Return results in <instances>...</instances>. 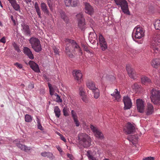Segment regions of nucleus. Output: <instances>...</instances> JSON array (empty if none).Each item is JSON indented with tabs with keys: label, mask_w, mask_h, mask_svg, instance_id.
Listing matches in <instances>:
<instances>
[{
	"label": "nucleus",
	"mask_w": 160,
	"mask_h": 160,
	"mask_svg": "<svg viewBox=\"0 0 160 160\" xmlns=\"http://www.w3.org/2000/svg\"><path fill=\"white\" fill-rule=\"evenodd\" d=\"M154 26L156 29L160 30V19L155 21Z\"/></svg>",
	"instance_id": "nucleus-32"
},
{
	"label": "nucleus",
	"mask_w": 160,
	"mask_h": 160,
	"mask_svg": "<svg viewBox=\"0 0 160 160\" xmlns=\"http://www.w3.org/2000/svg\"><path fill=\"white\" fill-rule=\"evenodd\" d=\"M54 112L57 118H59L61 115V111L58 106H56L54 108Z\"/></svg>",
	"instance_id": "nucleus-29"
},
{
	"label": "nucleus",
	"mask_w": 160,
	"mask_h": 160,
	"mask_svg": "<svg viewBox=\"0 0 160 160\" xmlns=\"http://www.w3.org/2000/svg\"><path fill=\"white\" fill-rule=\"evenodd\" d=\"M11 4L12 6L16 3V0H8Z\"/></svg>",
	"instance_id": "nucleus-59"
},
{
	"label": "nucleus",
	"mask_w": 160,
	"mask_h": 160,
	"mask_svg": "<svg viewBox=\"0 0 160 160\" xmlns=\"http://www.w3.org/2000/svg\"><path fill=\"white\" fill-rule=\"evenodd\" d=\"M35 8L36 12L38 16V17L41 18V13L38 4L36 2L35 4Z\"/></svg>",
	"instance_id": "nucleus-31"
},
{
	"label": "nucleus",
	"mask_w": 160,
	"mask_h": 160,
	"mask_svg": "<svg viewBox=\"0 0 160 160\" xmlns=\"http://www.w3.org/2000/svg\"><path fill=\"white\" fill-rule=\"evenodd\" d=\"M34 86L33 84H30L28 85V88L31 89H32L34 88Z\"/></svg>",
	"instance_id": "nucleus-64"
},
{
	"label": "nucleus",
	"mask_w": 160,
	"mask_h": 160,
	"mask_svg": "<svg viewBox=\"0 0 160 160\" xmlns=\"http://www.w3.org/2000/svg\"><path fill=\"white\" fill-rule=\"evenodd\" d=\"M123 101L124 104V109H128L131 108L132 106V102L131 99L128 96L124 97Z\"/></svg>",
	"instance_id": "nucleus-10"
},
{
	"label": "nucleus",
	"mask_w": 160,
	"mask_h": 160,
	"mask_svg": "<svg viewBox=\"0 0 160 160\" xmlns=\"http://www.w3.org/2000/svg\"><path fill=\"white\" fill-rule=\"evenodd\" d=\"M137 109L140 113H143L144 111L145 102L142 99H138L136 101Z\"/></svg>",
	"instance_id": "nucleus-8"
},
{
	"label": "nucleus",
	"mask_w": 160,
	"mask_h": 160,
	"mask_svg": "<svg viewBox=\"0 0 160 160\" xmlns=\"http://www.w3.org/2000/svg\"><path fill=\"white\" fill-rule=\"evenodd\" d=\"M65 41L66 42H68L69 43H71L72 45L75 42V41H74L73 40H72L71 39H68V38H66L65 40Z\"/></svg>",
	"instance_id": "nucleus-47"
},
{
	"label": "nucleus",
	"mask_w": 160,
	"mask_h": 160,
	"mask_svg": "<svg viewBox=\"0 0 160 160\" xmlns=\"http://www.w3.org/2000/svg\"><path fill=\"white\" fill-rule=\"evenodd\" d=\"M0 42H2L4 43H6V38L5 37H3L1 39H0Z\"/></svg>",
	"instance_id": "nucleus-56"
},
{
	"label": "nucleus",
	"mask_w": 160,
	"mask_h": 160,
	"mask_svg": "<svg viewBox=\"0 0 160 160\" xmlns=\"http://www.w3.org/2000/svg\"><path fill=\"white\" fill-rule=\"evenodd\" d=\"M85 12L90 15L93 13V9L89 3L86 2L85 4Z\"/></svg>",
	"instance_id": "nucleus-19"
},
{
	"label": "nucleus",
	"mask_w": 160,
	"mask_h": 160,
	"mask_svg": "<svg viewBox=\"0 0 160 160\" xmlns=\"http://www.w3.org/2000/svg\"><path fill=\"white\" fill-rule=\"evenodd\" d=\"M79 94L81 97L86 95L85 94V92L83 91L82 87L81 86L79 87Z\"/></svg>",
	"instance_id": "nucleus-39"
},
{
	"label": "nucleus",
	"mask_w": 160,
	"mask_h": 160,
	"mask_svg": "<svg viewBox=\"0 0 160 160\" xmlns=\"http://www.w3.org/2000/svg\"><path fill=\"white\" fill-rule=\"evenodd\" d=\"M90 128L96 137H98L101 139H102L103 138V134L98 130L96 127H94L93 125L91 124Z\"/></svg>",
	"instance_id": "nucleus-9"
},
{
	"label": "nucleus",
	"mask_w": 160,
	"mask_h": 160,
	"mask_svg": "<svg viewBox=\"0 0 160 160\" xmlns=\"http://www.w3.org/2000/svg\"><path fill=\"white\" fill-rule=\"evenodd\" d=\"M23 51V53L26 55L30 59H33L34 58L33 55L31 50L29 48L26 47H24Z\"/></svg>",
	"instance_id": "nucleus-16"
},
{
	"label": "nucleus",
	"mask_w": 160,
	"mask_h": 160,
	"mask_svg": "<svg viewBox=\"0 0 160 160\" xmlns=\"http://www.w3.org/2000/svg\"><path fill=\"white\" fill-rule=\"evenodd\" d=\"M78 118H74L73 119L74 122L76 124V126L77 127H78L79 126L80 123L78 121Z\"/></svg>",
	"instance_id": "nucleus-51"
},
{
	"label": "nucleus",
	"mask_w": 160,
	"mask_h": 160,
	"mask_svg": "<svg viewBox=\"0 0 160 160\" xmlns=\"http://www.w3.org/2000/svg\"><path fill=\"white\" fill-rule=\"evenodd\" d=\"M78 0H64L65 5L68 7H75L77 6Z\"/></svg>",
	"instance_id": "nucleus-13"
},
{
	"label": "nucleus",
	"mask_w": 160,
	"mask_h": 160,
	"mask_svg": "<svg viewBox=\"0 0 160 160\" xmlns=\"http://www.w3.org/2000/svg\"><path fill=\"white\" fill-rule=\"evenodd\" d=\"M81 46L83 48L84 51H86L87 52H88L89 51L87 45L82 43Z\"/></svg>",
	"instance_id": "nucleus-41"
},
{
	"label": "nucleus",
	"mask_w": 160,
	"mask_h": 160,
	"mask_svg": "<svg viewBox=\"0 0 160 160\" xmlns=\"http://www.w3.org/2000/svg\"><path fill=\"white\" fill-rule=\"evenodd\" d=\"M132 37L134 36L135 38L140 39L144 36L143 29L140 27H135L133 31Z\"/></svg>",
	"instance_id": "nucleus-6"
},
{
	"label": "nucleus",
	"mask_w": 160,
	"mask_h": 160,
	"mask_svg": "<svg viewBox=\"0 0 160 160\" xmlns=\"http://www.w3.org/2000/svg\"><path fill=\"white\" fill-rule=\"evenodd\" d=\"M141 79L142 83L144 85H148L152 83L151 80L147 76H142L141 78Z\"/></svg>",
	"instance_id": "nucleus-20"
},
{
	"label": "nucleus",
	"mask_w": 160,
	"mask_h": 160,
	"mask_svg": "<svg viewBox=\"0 0 160 160\" xmlns=\"http://www.w3.org/2000/svg\"><path fill=\"white\" fill-rule=\"evenodd\" d=\"M140 86L137 83H134L132 86V88L134 89L136 92L138 91L139 89L140 88Z\"/></svg>",
	"instance_id": "nucleus-36"
},
{
	"label": "nucleus",
	"mask_w": 160,
	"mask_h": 160,
	"mask_svg": "<svg viewBox=\"0 0 160 160\" xmlns=\"http://www.w3.org/2000/svg\"><path fill=\"white\" fill-rule=\"evenodd\" d=\"M13 8L16 11L20 9V6L19 4L16 3L12 6Z\"/></svg>",
	"instance_id": "nucleus-45"
},
{
	"label": "nucleus",
	"mask_w": 160,
	"mask_h": 160,
	"mask_svg": "<svg viewBox=\"0 0 160 160\" xmlns=\"http://www.w3.org/2000/svg\"><path fill=\"white\" fill-rule=\"evenodd\" d=\"M86 85L88 88L92 91L96 88L94 82L91 80H88L87 81Z\"/></svg>",
	"instance_id": "nucleus-22"
},
{
	"label": "nucleus",
	"mask_w": 160,
	"mask_h": 160,
	"mask_svg": "<svg viewBox=\"0 0 160 160\" xmlns=\"http://www.w3.org/2000/svg\"><path fill=\"white\" fill-rule=\"evenodd\" d=\"M56 148L60 152H62V148L59 146H57Z\"/></svg>",
	"instance_id": "nucleus-61"
},
{
	"label": "nucleus",
	"mask_w": 160,
	"mask_h": 160,
	"mask_svg": "<svg viewBox=\"0 0 160 160\" xmlns=\"http://www.w3.org/2000/svg\"><path fill=\"white\" fill-rule=\"evenodd\" d=\"M67 45L68 44H67ZM65 52L67 55L70 58H72L73 57V55L71 52L68 47L67 46H66L65 48Z\"/></svg>",
	"instance_id": "nucleus-30"
},
{
	"label": "nucleus",
	"mask_w": 160,
	"mask_h": 160,
	"mask_svg": "<svg viewBox=\"0 0 160 160\" xmlns=\"http://www.w3.org/2000/svg\"><path fill=\"white\" fill-rule=\"evenodd\" d=\"M151 64L153 67L157 68L160 65V59L156 58L154 59L152 61Z\"/></svg>",
	"instance_id": "nucleus-21"
},
{
	"label": "nucleus",
	"mask_w": 160,
	"mask_h": 160,
	"mask_svg": "<svg viewBox=\"0 0 160 160\" xmlns=\"http://www.w3.org/2000/svg\"><path fill=\"white\" fill-rule=\"evenodd\" d=\"M154 112V108L151 103H148L145 110L146 115L149 116L152 114Z\"/></svg>",
	"instance_id": "nucleus-15"
},
{
	"label": "nucleus",
	"mask_w": 160,
	"mask_h": 160,
	"mask_svg": "<svg viewBox=\"0 0 160 160\" xmlns=\"http://www.w3.org/2000/svg\"><path fill=\"white\" fill-rule=\"evenodd\" d=\"M77 19L78 21V26L82 31H84L86 28L85 19L83 14L79 13L76 15Z\"/></svg>",
	"instance_id": "nucleus-5"
},
{
	"label": "nucleus",
	"mask_w": 160,
	"mask_h": 160,
	"mask_svg": "<svg viewBox=\"0 0 160 160\" xmlns=\"http://www.w3.org/2000/svg\"><path fill=\"white\" fill-rule=\"evenodd\" d=\"M88 38L90 42L93 43L97 40V35L96 34H94L93 32H90L89 34Z\"/></svg>",
	"instance_id": "nucleus-23"
},
{
	"label": "nucleus",
	"mask_w": 160,
	"mask_h": 160,
	"mask_svg": "<svg viewBox=\"0 0 160 160\" xmlns=\"http://www.w3.org/2000/svg\"><path fill=\"white\" fill-rule=\"evenodd\" d=\"M111 95L113 97H114L115 99L118 101H119L120 98V92L118 91L117 89H115V92L111 94Z\"/></svg>",
	"instance_id": "nucleus-25"
},
{
	"label": "nucleus",
	"mask_w": 160,
	"mask_h": 160,
	"mask_svg": "<svg viewBox=\"0 0 160 160\" xmlns=\"http://www.w3.org/2000/svg\"><path fill=\"white\" fill-rule=\"evenodd\" d=\"M99 40L100 44L106 42L105 38L101 33L99 34Z\"/></svg>",
	"instance_id": "nucleus-37"
},
{
	"label": "nucleus",
	"mask_w": 160,
	"mask_h": 160,
	"mask_svg": "<svg viewBox=\"0 0 160 160\" xmlns=\"http://www.w3.org/2000/svg\"><path fill=\"white\" fill-rule=\"evenodd\" d=\"M142 160H154L153 157H147L143 158Z\"/></svg>",
	"instance_id": "nucleus-54"
},
{
	"label": "nucleus",
	"mask_w": 160,
	"mask_h": 160,
	"mask_svg": "<svg viewBox=\"0 0 160 160\" xmlns=\"http://www.w3.org/2000/svg\"><path fill=\"white\" fill-rule=\"evenodd\" d=\"M100 45L101 48L103 51H105L107 48V44L106 41L102 44H100Z\"/></svg>",
	"instance_id": "nucleus-34"
},
{
	"label": "nucleus",
	"mask_w": 160,
	"mask_h": 160,
	"mask_svg": "<svg viewBox=\"0 0 160 160\" xmlns=\"http://www.w3.org/2000/svg\"><path fill=\"white\" fill-rule=\"evenodd\" d=\"M157 39L152 41V43L151 48L153 49L154 52L155 54H158L160 51V44L159 42L157 43Z\"/></svg>",
	"instance_id": "nucleus-11"
},
{
	"label": "nucleus",
	"mask_w": 160,
	"mask_h": 160,
	"mask_svg": "<svg viewBox=\"0 0 160 160\" xmlns=\"http://www.w3.org/2000/svg\"><path fill=\"white\" fill-rule=\"evenodd\" d=\"M135 126L134 124L128 122L124 127L123 130L127 134L132 133L135 131Z\"/></svg>",
	"instance_id": "nucleus-7"
},
{
	"label": "nucleus",
	"mask_w": 160,
	"mask_h": 160,
	"mask_svg": "<svg viewBox=\"0 0 160 160\" xmlns=\"http://www.w3.org/2000/svg\"><path fill=\"white\" fill-rule=\"evenodd\" d=\"M32 149V148H31L30 147H28L27 146L25 145L23 151H24L25 152H27Z\"/></svg>",
	"instance_id": "nucleus-46"
},
{
	"label": "nucleus",
	"mask_w": 160,
	"mask_h": 160,
	"mask_svg": "<svg viewBox=\"0 0 160 160\" xmlns=\"http://www.w3.org/2000/svg\"><path fill=\"white\" fill-rule=\"evenodd\" d=\"M77 50V51H78L81 54H82V50H81V48H80V47Z\"/></svg>",
	"instance_id": "nucleus-62"
},
{
	"label": "nucleus",
	"mask_w": 160,
	"mask_h": 160,
	"mask_svg": "<svg viewBox=\"0 0 160 160\" xmlns=\"http://www.w3.org/2000/svg\"><path fill=\"white\" fill-rule=\"evenodd\" d=\"M94 94V97L95 99H98L99 97L100 93L99 90L97 88H96L92 91Z\"/></svg>",
	"instance_id": "nucleus-28"
},
{
	"label": "nucleus",
	"mask_w": 160,
	"mask_h": 160,
	"mask_svg": "<svg viewBox=\"0 0 160 160\" xmlns=\"http://www.w3.org/2000/svg\"><path fill=\"white\" fill-rule=\"evenodd\" d=\"M28 64L30 68L35 72H40L38 66L34 62L30 61L28 62Z\"/></svg>",
	"instance_id": "nucleus-14"
},
{
	"label": "nucleus",
	"mask_w": 160,
	"mask_h": 160,
	"mask_svg": "<svg viewBox=\"0 0 160 160\" xmlns=\"http://www.w3.org/2000/svg\"><path fill=\"white\" fill-rule=\"evenodd\" d=\"M56 101L58 102H62V99L59 95L56 97Z\"/></svg>",
	"instance_id": "nucleus-50"
},
{
	"label": "nucleus",
	"mask_w": 160,
	"mask_h": 160,
	"mask_svg": "<svg viewBox=\"0 0 160 160\" xmlns=\"http://www.w3.org/2000/svg\"><path fill=\"white\" fill-rule=\"evenodd\" d=\"M136 138L135 136L129 135L127 137V139L130 141L132 142Z\"/></svg>",
	"instance_id": "nucleus-42"
},
{
	"label": "nucleus",
	"mask_w": 160,
	"mask_h": 160,
	"mask_svg": "<svg viewBox=\"0 0 160 160\" xmlns=\"http://www.w3.org/2000/svg\"><path fill=\"white\" fill-rule=\"evenodd\" d=\"M118 7L121 8L122 12L125 14H130L128 3L126 0H114Z\"/></svg>",
	"instance_id": "nucleus-4"
},
{
	"label": "nucleus",
	"mask_w": 160,
	"mask_h": 160,
	"mask_svg": "<svg viewBox=\"0 0 160 160\" xmlns=\"http://www.w3.org/2000/svg\"><path fill=\"white\" fill-rule=\"evenodd\" d=\"M72 74L75 80L79 81L81 79L82 77V74L81 73L80 70L77 71L74 70L72 72Z\"/></svg>",
	"instance_id": "nucleus-18"
},
{
	"label": "nucleus",
	"mask_w": 160,
	"mask_h": 160,
	"mask_svg": "<svg viewBox=\"0 0 160 160\" xmlns=\"http://www.w3.org/2000/svg\"><path fill=\"white\" fill-rule=\"evenodd\" d=\"M32 48L37 52H39L42 49L39 40L38 38L32 37L29 40Z\"/></svg>",
	"instance_id": "nucleus-2"
},
{
	"label": "nucleus",
	"mask_w": 160,
	"mask_h": 160,
	"mask_svg": "<svg viewBox=\"0 0 160 160\" xmlns=\"http://www.w3.org/2000/svg\"><path fill=\"white\" fill-rule=\"evenodd\" d=\"M87 156L88 157L89 159L91 160H98V159H97L96 158L94 157L92 155H90L88 151L87 152Z\"/></svg>",
	"instance_id": "nucleus-40"
},
{
	"label": "nucleus",
	"mask_w": 160,
	"mask_h": 160,
	"mask_svg": "<svg viewBox=\"0 0 160 160\" xmlns=\"http://www.w3.org/2000/svg\"><path fill=\"white\" fill-rule=\"evenodd\" d=\"M41 155L42 157H47L50 158H52L53 157V156L52 153L51 152H44L41 153Z\"/></svg>",
	"instance_id": "nucleus-27"
},
{
	"label": "nucleus",
	"mask_w": 160,
	"mask_h": 160,
	"mask_svg": "<svg viewBox=\"0 0 160 160\" xmlns=\"http://www.w3.org/2000/svg\"><path fill=\"white\" fill-rule=\"evenodd\" d=\"M51 2V0L48 1L47 3H48V4L49 8L50 9V10L51 11H52V5L50 3Z\"/></svg>",
	"instance_id": "nucleus-53"
},
{
	"label": "nucleus",
	"mask_w": 160,
	"mask_h": 160,
	"mask_svg": "<svg viewBox=\"0 0 160 160\" xmlns=\"http://www.w3.org/2000/svg\"><path fill=\"white\" fill-rule=\"evenodd\" d=\"M72 45L73 47L74 50V51H76L77 49H78V48L80 47L76 43V42H75L74 43L72 44Z\"/></svg>",
	"instance_id": "nucleus-48"
},
{
	"label": "nucleus",
	"mask_w": 160,
	"mask_h": 160,
	"mask_svg": "<svg viewBox=\"0 0 160 160\" xmlns=\"http://www.w3.org/2000/svg\"><path fill=\"white\" fill-rule=\"evenodd\" d=\"M53 50L54 51V52L56 54H59V51L58 49V48H56V47H55L53 48Z\"/></svg>",
	"instance_id": "nucleus-58"
},
{
	"label": "nucleus",
	"mask_w": 160,
	"mask_h": 160,
	"mask_svg": "<svg viewBox=\"0 0 160 160\" xmlns=\"http://www.w3.org/2000/svg\"><path fill=\"white\" fill-rule=\"evenodd\" d=\"M41 8L44 13L48 15L49 12L48 9V7L46 4L44 2L41 3Z\"/></svg>",
	"instance_id": "nucleus-24"
},
{
	"label": "nucleus",
	"mask_w": 160,
	"mask_h": 160,
	"mask_svg": "<svg viewBox=\"0 0 160 160\" xmlns=\"http://www.w3.org/2000/svg\"><path fill=\"white\" fill-rule=\"evenodd\" d=\"M22 31L24 34L26 36H30L31 31L29 27L26 23L23 22L21 25Z\"/></svg>",
	"instance_id": "nucleus-12"
},
{
	"label": "nucleus",
	"mask_w": 160,
	"mask_h": 160,
	"mask_svg": "<svg viewBox=\"0 0 160 160\" xmlns=\"http://www.w3.org/2000/svg\"><path fill=\"white\" fill-rule=\"evenodd\" d=\"M67 156L70 158V159H71L72 158H74V157H73V155L70 154L68 153L67 154Z\"/></svg>",
	"instance_id": "nucleus-60"
},
{
	"label": "nucleus",
	"mask_w": 160,
	"mask_h": 160,
	"mask_svg": "<svg viewBox=\"0 0 160 160\" xmlns=\"http://www.w3.org/2000/svg\"><path fill=\"white\" fill-rule=\"evenodd\" d=\"M14 65L16 66L19 69H21L22 68V65L21 64H20L18 62L15 63Z\"/></svg>",
	"instance_id": "nucleus-49"
},
{
	"label": "nucleus",
	"mask_w": 160,
	"mask_h": 160,
	"mask_svg": "<svg viewBox=\"0 0 160 160\" xmlns=\"http://www.w3.org/2000/svg\"><path fill=\"white\" fill-rule=\"evenodd\" d=\"M59 135L60 136L61 139L62 140L65 142H66V140L64 136H63L62 134H60V133Z\"/></svg>",
	"instance_id": "nucleus-57"
},
{
	"label": "nucleus",
	"mask_w": 160,
	"mask_h": 160,
	"mask_svg": "<svg viewBox=\"0 0 160 160\" xmlns=\"http://www.w3.org/2000/svg\"><path fill=\"white\" fill-rule=\"evenodd\" d=\"M38 129L40 130H41L42 131L44 130L43 128H42V126L41 125V123L38 124Z\"/></svg>",
	"instance_id": "nucleus-55"
},
{
	"label": "nucleus",
	"mask_w": 160,
	"mask_h": 160,
	"mask_svg": "<svg viewBox=\"0 0 160 160\" xmlns=\"http://www.w3.org/2000/svg\"><path fill=\"white\" fill-rule=\"evenodd\" d=\"M71 114L72 115V117L73 119L75 118H78V117L76 115V113L74 112V111L73 110H72L71 111Z\"/></svg>",
	"instance_id": "nucleus-52"
},
{
	"label": "nucleus",
	"mask_w": 160,
	"mask_h": 160,
	"mask_svg": "<svg viewBox=\"0 0 160 160\" xmlns=\"http://www.w3.org/2000/svg\"><path fill=\"white\" fill-rule=\"evenodd\" d=\"M12 45L15 50L17 51L18 52H21V50L19 47L15 42L12 43Z\"/></svg>",
	"instance_id": "nucleus-38"
},
{
	"label": "nucleus",
	"mask_w": 160,
	"mask_h": 160,
	"mask_svg": "<svg viewBox=\"0 0 160 160\" xmlns=\"http://www.w3.org/2000/svg\"><path fill=\"white\" fill-rule=\"evenodd\" d=\"M61 17L64 21L66 23H68L69 22V19L67 16L66 15V13L64 12H60Z\"/></svg>",
	"instance_id": "nucleus-26"
},
{
	"label": "nucleus",
	"mask_w": 160,
	"mask_h": 160,
	"mask_svg": "<svg viewBox=\"0 0 160 160\" xmlns=\"http://www.w3.org/2000/svg\"><path fill=\"white\" fill-rule=\"evenodd\" d=\"M82 100L85 103H87L89 102V100L86 95L81 97Z\"/></svg>",
	"instance_id": "nucleus-43"
},
{
	"label": "nucleus",
	"mask_w": 160,
	"mask_h": 160,
	"mask_svg": "<svg viewBox=\"0 0 160 160\" xmlns=\"http://www.w3.org/2000/svg\"><path fill=\"white\" fill-rule=\"evenodd\" d=\"M78 137L81 143L84 148H88L90 146L91 139L88 135L81 133L78 135Z\"/></svg>",
	"instance_id": "nucleus-1"
},
{
	"label": "nucleus",
	"mask_w": 160,
	"mask_h": 160,
	"mask_svg": "<svg viewBox=\"0 0 160 160\" xmlns=\"http://www.w3.org/2000/svg\"><path fill=\"white\" fill-rule=\"evenodd\" d=\"M126 69L129 76L132 78L134 79L136 75L135 71L129 66H126Z\"/></svg>",
	"instance_id": "nucleus-17"
},
{
	"label": "nucleus",
	"mask_w": 160,
	"mask_h": 160,
	"mask_svg": "<svg viewBox=\"0 0 160 160\" xmlns=\"http://www.w3.org/2000/svg\"><path fill=\"white\" fill-rule=\"evenodd\" d=\"M16 146L21 150H23L25 145H23L19 142L16 143Z\"/></svg>",
	"instance_id": "nucleus-44"
},
{
	"label": "nucleus",
	"mask_w": 160,
	"mask_h": 160,
	"mask_svg": "<svg viewBox=\"0 0 160 160\" xmlns=\"http://www.w3.org/2000/svg\"><path fill=\"white\" fill-rule=\"evenodd\" d=\"M69 111L67 107H65L63 108L62 112L63 114V115L65 116H68L69 115V114L68 112Z\"/></svg>",
	"instance_id": "nucleus-35"
},
{
	"label": "nucleus",
	"mask_w": 160,
	"mask_h": 160,
	"mask_svg": "<svg viewBox=\"0 0 160 160\" xmlns=\"http://www.w3.org/2000/svg\"><path fill=\"white\" fill-rule=\"evenodd\" d=\"M25 121L28 122H31L32 119V117L29 114H27L25 117Z\"/></svg>",
	"instance_id": "nucleus-33"
},
{
	"label": "nucleus",
	"mask_w": 160,
	"mask_h": 160,
	"mask_svg": "<svg viewBox=\"0 0 160 160\" xmlns=\"http://www.w3.org/2000/svg\"><path fill=\"white\" fill-rule=\"evenodd\" d=\"M50 94L52 96L54 94V91L53 89L49 90Z\"/></svg>",
	"instance_id": "nucleus-63"
},
{
	"label": "nucleus",
	"mask_w": 160,
	"mask_h": 160,
	"mask_svg": "<svg viewBox=\"0 0 160 160\" xmlns=\"http://www.w3.org/2000/svg\"><path fill=\"white\" fill-rule=\"evenodd\" d=\"M150 98L152 102L156 105L160 103V90L153 88L150 91Z\"/></svg>",
	"instance_id": "nucleus-3"
}]
</instances>
